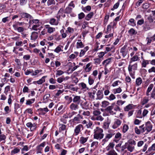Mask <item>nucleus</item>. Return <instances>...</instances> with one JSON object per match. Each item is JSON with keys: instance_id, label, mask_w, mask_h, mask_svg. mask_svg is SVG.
<instances>
[{"instance_id": "obj_56", "label": "nucleus", "mask_w": 155, "mask_h": 155, "mask_svg": "<svg viewBox=\"0 0 155 155\" xmlns=\"http://www.w3.org/2000/svg\"><path fill=\"white\" fill-rule=\"evenodd\" d=\"M152 38V37H148L146 38V41L147 42V45H150L151 43Z\"/></svg>"}, {"instance_id": "obj_50", "label": "nucleus", "mask_w": 155, "mask_h": 155, "mask_svg": "<svg viewBox=\"0 0 155 155\" xmlns=\"http://www.w3.org/2000/svg\"><path fill=\"white\" fill-rule=\"evenodd\" d=\"M139 128L141 134L143 133L146 130L145 129V127L144 124H143L139 126Z\"/></svg>"}, {"instance_id": "obj_2", "label": "nucleus", "mask_w": 155, "mask_h": 155, "mask_svg": "<svg viewBox=\"0 0 155 155\" xmlns=\"http://www.w3.org/2000/svg\"><path fill=\"white\" fill-rule=\"evenodd\" d=\"M92 113L93 115L91 118L92 120H99L101 122L104 120V118L100 115L101 112L99 109L95 110L93 111Z\"/></svg>"}, {"instance_id": "obj_40", "label": "nucleus", "mask_w": 155, "mask_h": 155, "mask_svg": "<svg viewBox=\"0 0 155 155\" xmlns=\"http://www.w3.org/2000/svg\"><path fill=\"white\" fill-rule=\"evenodd\" d=\"M128 24L132 26H134L136 25L135 20L133 18H131L129 20Z\"/></svg>"}, {"instance_id": "obj_60", "label": "nucleus", "mask_w": 155, "mask_h": 155, "mask_svg": "<svg viewBox=\"0 0 155 155\" xmlns=\"http://www.w3.org/2000/svg\"><path fill=\"white\" fill-rule=\"evenodd\" d=\"M90 112L88 111H82V114L86 116H89L90 115Z\"/></svg>"}, {"instance_id": "obj_38", "label": "nucleus", "mask_w": 155, "mask_h": 155, "mask_svg": "<svg viewBox=\"0 0 155 155\" xmlns=\"http://www.w3.org/2000/svg\"><path fill=\"white\" fill-rule=\"evenodd\" d=\"M41 70H36L35 71L32 70L31 71V75L32 76H35L37 75L39 73L41 72Z\"/></svg>"}, {"instance_id": "obj_33", "label": "nucleus", "mask_w": 155, "mask_h": 155, "mask_svg": "<svg viewBox=\"0 0 155 155\" xmlns=\"http://www.w3.org/2000/svg\"><path fill=\"white\" fill-rule=\"evenodd\" d=\"M149 97H144L141 101V103L142 105H144L145 104L148 103L149 101Z\"/></svg>"}, {"instance_id": "obj_47", "label": "nucleus", "mask_w": 155, "mask_h": 155, "mask_svg": "<svg viewBox=\"0 0 155 155\" xmlns=\"http://www.w3.org/2000/svg\"><path fill=\"white\" fill-rule=\"evenodd\" d=\"M60 32L61 34L62 37L63 38H64L67 36V31H66L65 32H64V30L62 29L60 31Z\"/></svg>"}, {"instance_id": "obj_41", "label": "nucleus", "mask_w": 155, "mask_h": 155, "mask_svg": "<svg viewBox=\"0 0 155 155\" xmlns=\"http://www.w3.org/2000/svg\"><path fill=\"white\" fill-rule=\"evenodd\" d=\"M72 9L68 6L64 10V13L70 14L71 13Z\"/></svg>"}, {"instance_id": "obj_49", "label": "nucleus", "mask_w": 155, "mask_h": 155, "mask_svg": "<svg viewBox=\"0 0 155 155\" xmlns=\"http://www.w3.org/2000/svg\"><path fill=\"white\" fill-rule=\"evenodd\" d=\"M128 33L129 34L131 35H135L137 33V32L133 28H131L128 31Z\"/></svg>"}, {"instance_id": "obj_37", "label": "nucleus", "mask_w": 155, "mask_h": 155, "mask_svg": "<svg viewBox=\"0 0 155 155\" xmlns=\"http://www.w3.org/2000/svg\"><path fill=\"white\" fill-rule=\"evenodd\" d=\"M93 15L94 13L93 12H90L86 16L85 19L87 21L89 20L92 18Z\"/></svg>"}, {"instance_id": "obj_58", "label": "nucleus", "mask_w": 155, "mask_h": 155, "mask_svg": "<svg viewBox=\"0 0 155 155\" xmlns=\"http://www.w3.org/2000/svg\"><path fill=\"white\" fill-rule=\"evenodd\" d=\"M55 2L54 0H48L47 2V5L48 6L52 4H55Z\"/></svg>"}, {"instance_id": "obj_13", "label": "nucleus", "mask_w": 155, "mask_h": 155, "mask_svg": "<svg viewBox=\"0 0 155 155\" xmlns=\"http://www.w3.org/2000/svg\"><path fill=\"white\" fill-rule=\"evenodd\" d=\"M69 108L73 111H75L79 108L78 104L74 103H72L69 106Z\"/></svg>"}, {"instance_id": "obj_20", "label": "nucleus", "mask_w": 155, "mask_h": 155, "mask_svg": "<svg viewBox=\"0 0 155 155\" xmlns=\"http://www.w3.org/2000/svg\"><path fill=\"white\" fill-rule=\"evenodd\" d=\"M89 47L88 46H87L85 47L83 49L81 50L79 56L80 57L83 56L85 54L86 52L89 50Z\"/></svg>"}, {"instance_id": "obj_42", "label": "nucleus", "mask_w": 155, "mask_h": 155, "mask_svg": "<svg viewBox=\"0 0 155 155\" xmlns=\"http://www.w3.org/2000/svg\"><path fill=\"white\" fill-rule=\"evenodd\" d=\"M107 155H117V154L113 149L110 150L106 153Z\"/></svg>"}, {"instance_id": "obj_11", "label": "nucleus", "mask_w": 155, "mask_h": 155, "mask_svg": "<svg viewBox=\"0 0 155 155\" xmlns=\"http://www.w3.org/2000/svg\"><path fill=\"white\" fill-rule=\"evenodd\" d=\"M45 28L47 29V32L49 34H51L55 31L54 28L51 27L49 25H47L45 26Z\"/></svg>"}, {"instance_id": "obj_57", "label": "nucleus", "mask_w": 155, "mask_h": 155, "mask_svg": "<svg viewBox=\"0 0 155 155\" xmlns=\"http://www.w3.org/2000/svg\"><path fill=\"white\" fill-rule=\"evenodd\" d=\"M28 113L30 114H32L33 113V109L32 108H28L26 109L24 112V113Z\"/></svg>"}, {"instance_id": "obj_64", "label": "nucleus", "mask_w": 155, "mask_h": 155, "mask_svg": "<svg viewBox=\"0 0 155 155\" xmlns=\"http://www.w3.org/2000/svg\"><path fill=\"white\" fill-rule=\"evenodd\" d=\"M149 73H151L152 72L155 73V67H152L148 70Z\"/></svg>"}, {"instance_id": "obj_34", "label": "nucleus", "mask_w": 155, "mask_h": 155, "mask_svg": "<svg viewBox=\"0 0 155 155\" xmlns=\"http://www.w3.org/2000/svg\"><path fill=\"white\" fill-rule=\"evenodd\" d=\"M95 78H94L91 76H90L88 78V83L90 85H91L93 84Z\"/></svg>"}, {"instance_id": "obj_55", "label": "nucleus", "mask_w": 155, "mask_h": 155, "mask_svg": "<svg viewBox=\"0 0 155 155\" xmlns=\"http://www.w3.org/2000/svg\"><path fill=\"white\" fill-rule=\"evenodd\" d=\"M121 138V134L118 132L116 133L115 136V138L117 139V140H120Z\"/></svg>"}, {"instance_id": "obj_21", "label": "nucleus", "mask_w": 155, "mask_h": 155, "mask_svg": "<svg viewBox=\"0 0 155 155\" xmlns=\"http://www.w3.org/2000/svg\"><path fill=\"white\" fill-rule=\"evenodd\" d=\"M49 23L51 25L56 26L58 25L59 22L58 20L55 18H51L49 20Z\"/></svg>"}, {"instance_id": "obj_24", "label": "nucleus", "mask_w": 155, "mask_h": 155, "mask_svg": "<svg viewBox=\"0 0 155 155\" xmlns=\"http://www.w3.org/2000/svg\"><path fill=\"white\" fill-rule=\"evenodd\" d=\"M38 33L35 31L33 32L31 36V39L33 40H35L38 37Z\"/></svg>"}, {"instance_id": "obj_43", "label": "nucleus", "mask_w": 155, "mask_h": 155, "mask_svg": "<svg viewBox=\"0 0 155 155\" xmlns=\"http://www.w3.org/2000/svg\"><path fill=\"white\" fill-rule=\"evenodd\" d=\"M35 100V98H32L31 99H28L26 101V104L27 105H30L34 102Z\"/></svg>"}, {"instance_id": "obj_25", "label": "nucleus", "mask_w": 155, "mask_h": 155, "mask_svg": "<svg viewBox=\"0 0 155 155\" xmlns=\"http://www.w3.org/2000/svg\"><path fill=\"white\" fill-rule=\"evenodd\" d=\"M88 137H81L79 141L80 143L82 144H84L85 143L88 139Z\"/></svg>"}, {"instance_id": "obj_17", "label": "nucleus", "mask_w": 155, "mask_h": 155, "mask_svg": "<svg viewBox=\"0 0 155 155\" xmlns=\"http://www.w3.org/2000/svg\"><path fill=\"white\" fill-rule=\"evenodd\" d=\"M111 120L109 119L108 117L107 118V120L104 123L103 127L105 129H108L109 127V126Z\"/></svg>"}, {"instance_id": "obj_52", "label": "nucleus", "mask_w": 155, "mask_h": 155, "mask_svg": "<svg viewBox=\"0 0 155 155\" xmlns=\"http://www.w3.org/2000/svg\"><path fill=\"white\" fill-rule=\"evenodd\" d=\"M117 22L113 21L112 22L110 23V24L112 27V28L114 30L115 28H117L116 25L117 24Z\"/></svg>"}, {"instance_id": "obj_35", "label": "nucleus", "mask_w": 155, "mask_h": 155, "mask_svg": "<svg viewBox=\"0 0 155 155\" xmlns=\"http://www.w3.org/2000/svg\"><path fill=\"white\" fill-rule=\"evenodd\" d=\"M112 58H108L105 60H104L102 62V64L103 65H105L106 66L108 64H109L111 62Z\"/></svg>"}, {"instance_id": "obj_3", "label": "nucleus", "mask_w": 155, "mask_h": 155, "mask_svg": "<svg viewBox=\"0 0 155 155\" xmlns=\"http://www.w3.org/2000/svg\"><path fill=\"white\" fill-rule=\"evenodd\" d=\"M132 63H130L128 65V69L129 74L131 77L133 78H134V74L135 71L137 69V64L135 63L132 64Z\"/></svg>"}, {"instance_id": "obj_36", "label": "nucleus", "mask_w": 155, "mask_h": 155, "mask_svg": "<svg viewBox=\"0 0 155 155\" xmlns=\"http://www.w3.org/2000/svg\"><path fill=\"white\" fill-rule=\"evenodd\" d=\"M149 60H145L143 59L141 64L142 67L145 68L147 65L149 63Z\"/></svg>"}, {"instance_id": "obj_30", "label": "nucleus", "mask_w": 155, "mask_h": 155, "mask_svg": "<svg viewBox=\"0 0 155 155\" xmlns=\"http://www.w3.org/2000/svg\"><path fill=\"white\" fill-rule=\"evenodd\" d=\"M21 16L22 18L31 19L32 18L30 14L25 13H22L21 14Z\"/></svg>"}, {"instance_id": "obj_19", "label": "nucleus", "mask_w": 155, "mask_h": 155, "mask_svg": "<svg viewBox=\"0 0 155 155\" xmlns=\"http://www.w3.org/2000/svg\"><path fill=\"white\" fill-rule=\"evenodd\" d=\"M80 104L82 108L83 109L87 110L88 108V105L87 104V102L86 101H82L81 103Z\"/></svg>"}, {"instance_id": "obj_12", "label": "nucleus", "mask_w": 155, "mask_h": 155, "mask_svg": "<svg viewBox=\"0 0 155 155\" xmlns=\"http://www.w3.org/2000/svg\"><path fill=\"white\" fill-rule=\"evenodd\" d=\"M145 127L146 130L149 132L151 131L152 128V125L150 121H148L146 123Z\"/></svg>"}, {"instance_id": "obj_15", "label": "nucleus", "mask_w": 155, "mask_h": 155, "mask_svg": "<svg viewBox=\"0 0 155 155\" xmlns=\"http://www.w3.org/2000/svg\"><path fill=\"white\" fill-rule=\"evenodd\" d=\"M47 76H45L42 77L39 80L37 81H35L33 82V83L35 84L37 83L38 84H41L42 83L45 82V78H46Z\"/></svg>"}, {"instance_id": "obj_8", "label": "nucleus", "mask_w": 155, "mask_h": 155, "mask_svg": "<svg viewBox=\"0 0 155 155\" xmlns=\"http://www.w3.org/2000/svg\"><path fill=\"white\" fill-rule=\"evenodd\" d=\"M78 86L81 90L86 91L89 89V88L87 87L86 84L84 82H81L79 83Z\"/></svg>"}, {"instance_id": "obj_22", "label": "nucleus", "mask_w": 155, "mask_h": 155, "mask_svg": "<svg viewBox=\"0 0 155 155\" xmlns=\"http://www.w3.org/2000/svg\"><path fill=\"white\" fill-rule=\"evenodd\" d=\"M135 106L133 104H130L124 107V110L125 111H127L134 109Z\"/></svg>"}, {"instance_id": "obj_62", "label": "nucleus", "mask_w": 155, "mask_h": 155, "mask_svg": "<svg viewBox=\"0 0 155 155\" xmlns=\"http://www.w3.org/2000/svg\"><path fill=\"white\" fill-rule=\"evenodd\" d=\"M148 112L149 111L148 110L146 109H144L142 113V115L143 116V117L146 116Z\"/></svg>"}, {"instance_id": "obj_18", "label": "nucleus", "mask_w": 155, "mask_h": 155, "mask_svg": "<svg viewBox=\"0 0 155 155\" xmlns=\"http://www.w3.org/2000/svg\"><path fill=\"white\" fill-rule=\"evenodd\" d=\"M127 45H125L122 47L120 51V52L122 53L123 57L124 58L127 54V51L126 50Z\"/></svg>"}, {"instance_id": "obj_9", "label": "nucleus", "mask_w": 155, "mask_h": 155, "mask_svg": "<svg viewBox=\"0 0 155 155\" xmlns=\"http://www.w3.org/2000/svg\"><path fill=\"white\" fill-rule=\"evenodd\" d=\"M26 125L27 127L30 128L31 131L35 130L36 128V124L35 123L32 124L31 122L27 123Z\"/></svg>"}, {"instance_id": "obj_26", "label": "nucleus", "mask_w": 155, "mask_h": 155, "mask_svg": "<svg viewBox=\"0 0 155 155\" xmlns=\"http://www.w3.org/2000/svg\"><path fill=\"white\" fill-rule=\"evenodd\" d=\"M84 45L81 40H78L76 43V47L77 48H82L84 47Z\"/></svg>"}, {"instance_id": "obj_46", "label": "nucleus", "mask_w": 155, "mask_h": 155, "mask_svg": "<svg viewBox=\"0 0 155 155\" xmlns=\"http://www.w3.org/2000/svg\"><path fill=\"white\" fill-rule=\"evenodd\" d=\"M116 97L114 94H111L110 95L107 97V99L109 101H113L116 99Z\"/></svg>"}, {"instance_id": "obj_45", "label": "nucleus", "mask_w": 155, "mask_h": 155, "mask_svg": "<svg viewBox=\"0 0 155 155\" xmlns=\"http://www.w3.org/2000/svg\"><path fill=\"white\" fill-rule=\"evenodd\" d=\"M142 80L140 78H137L136 81V83L137 86H140L142 83Z\"/></svg>"}, {"instance_id": "obj_39", "label": "nucleus", "mask_w": 155, "mask_h": 155, "mask_svg": "<svg viewBox=\"0 0 155 155\" xmlns=\"http://www.w3.org/2000/svg\"><path fill=\"white\" fill-rule=\"evenodd\" d=\"M20 151V149L17 148H15L11 151V154L13 155L15 154L19 153Z\"/></svg>"}, {"instance_id": "obj_28", "label": "nucleus", "mask_w": 155, "mask_h": 155, "mask_svg": "<svg viewBox=\"0 0 155 155\" xmlns=\"http://www.w3.org/2000/svg\"><path fill=\"white\" fill-rule=\"evenodd\" d=\"M63 47V46L59 45L54 50V51L57 53H58L61 51H63L62 49Z\"/></svg>"}, {"instance_id": "obj_53", "label": "nucleus", "mask_w": 155, "mask_h": 155, "mask_svg": "<svg viewBox=\"0 0 155 155\" xmlns=\"http://www.w3.org/2000/svg\"><path fill=\"white\" fill-rule=\"evenodd\" d=\"M129 127L128 125L126 124H124L123 127L122 131L123 133H126L128 130Z\"/></svg>"}, {"instance_id": "obj_32", "label": "nucleus", "mask_w": 155, "mask_h": 155, "mask_svg": "<svg viewBox=\"0 0 155 155\" xmlns=\"http://www.w3.org/2000/svg\"><path fill=\"white\" fill-rule=\"evenodd\" d=\"M127 149L128 151H130V152H132L134 151V146L128 144L127 143Z\"/></svg>"}, {"instance_id": "obj_10", "label": "nucleus", "mask_w": 155, "mask_h": 155, "mask_svg": "<svg viewBox=\"0 0 155 155\" xmlns=\"http://www.w3.org/2000/svg\"><path fill=\"white\" fill-rule=\"evenodd\" d=\"M46 144L45 142H43L36 147L37 152L38 153H41L43 148L45 146Z\"/></svg>"}, {"instance_id": "obj_14", "label": "nucleus", "mask_w": 155, "mask_h": 155, "mask_svg": "<svg viewBox=\"0 0 155 155\" xmlns=\"http://www.w3.org/2000/svg\"><path fill=\"white\" fill-rule=\"evenodd\" d=\"M96 94L97 97L96 99L97 100H101L103 98V91L102 90H98Z\"/></svg>"}, {"instance_id": "obj_6", "label": "nucleus", "mask_w": 155, "mask_h": 155, "mask_svg": "<svg viewBox=\"0 0 155 155\" xmlns=\"http://www.w3.org/2000/svg\"><path fill=\"white\" fill-rule=\"evenodd\" d=\"M122 121L118 119H115L112 125L113 129H116L119 127L121 124Z\"/></svg>"}, {"instance_id": "obj_16", "label": "nucleus", "mask_w": 155, "mask_h": 155, "mask_svg": "<svg viewBox=\"0 0 155 155\" xmlns=\"http://www.w3.org/2000/svg\"><path fill=\"white\" fill-rule=\"evenodd\" d=\"M91 64V63H89L86 64L84 69L85 72H88L91 70L92 68Z\"/></svg>"}, {"instance_id": "obj_29", "label": "nucleus", "mask_w": 155, "mask_h": 155, "mask_svg": "<svg viewBox=\"0 0 155 155\" xmlns=\"http://www.w3.org/2000/svg\"><path fill=\"white\" fill-rule=\"evenodd\" d=\"M122 91V90L120 87H119L118 88H115L112 90V92L114 94H119Z\"/></svg>"}, {"instance_id": "obj_44", "label": "nucleus", "mask_w": 155, "mask_h": 155, "mask_svg": "<svg viewBox=\"0 0 155 155\" xmlns=\"http://www.w3.org/2000/svg\"><path fill=\"white\" fill-rule=\"evenodd\" d=\"M114 146V144L113 143H110L106 147V150L108 151H109L111 149H113Z\"/></svg>"}, {"instance_id": "obj_1", "label": "nucleus", "mask_w": 155, "mask_h": 155, "mask_svg": "<svg viewBox=\"0 0 155 155\" xmlns=\"http://www.w3.org/2000/svg\"><path fill=\"white\" fill-rule=\"evenodd\" d=\"M104 136L103 129L99 127H96L94 130V138L100 140Z\"/></svg>"}, {"instance_id": "obj_7", "label": "nucleus", "mask_w": 155, "mask_h": 155, "mask_svg": "<svg viewBox=\"0 0 155 155\" xmlns=\"http://www.w3.org/2000/svg\"><path fill=\"white\" fill-rule=\"evenodd\" d=\"M83 127L81 124H79L77 126L74 130V134L75 136L78 135L81 132V130H83Z\"/></svg>"}, {"instance_id": "obj_54", "label": "nucleus", "mask_w": 155, "mask_h": 155, "mask_svg": "<svg viewBox=\"0 0 155 155\" xmlns=\"http://www.w3.org/2000/svg\"><path fill=\"white\" fill-rule=\"evenodd\" d=\"M109 104V102L104 101L102 102L101 106L103 107H106Z\"/></svg>"}, {"instance_id": "obj_4", "label": "nucleus", "mask_w": 155, "mask_h": 155, "mask_svg": "<svg viewBox=\"0 0 155 155\" xmlns=\"http://www.w3.org/2000/svg\"><path fill=\"white\" fill-rule=\"evenodd\" d=\"M115 130L112 129L108 130V133L105 134V137L102 140L101 143L102 145H104L115 134Z\"/></svg>"}, {"instance_id": "obj_59", "label": "nucleus", "mask_w": 155, "mask_h": 155, "mask_svg": "<svg viewBox=\"0 0 155 155\" xmlns=\"http://www.w3.org/2000/svg\"><path fill=\"white\" fill-rule=\"evenodd\" d=\"M85 16L83 12H81L78 14V18L80 20L82 19L83 18H84Z\"/></svg>"}, {"instance_id": "obj_63", "label": "nucleus", "mask_w": 155, "mask_h": 155, "mask_svg": "<svg viewBox=\"0 0 155 155\" xmlns=\"http://www.w3.org/2000/svg\"><path fill=\"white\" fill-rule=\"evenodd\" d=\"M155 150V143L153 144L152 146L149 147L148 151Z\"/></svg>"}, {"instance_id": "obj_48", "label": "nucleus", "mask_w": 155, "mask_h": 155, "mask_svg": "<svg viewBox=\"0 0 155 155\" xmlns=\"http://www.w3.org/2000/svg\"><path fill=\"white\" fill-rule=\"evenodd\" d=\"M136 117L138 118H142L143 117L142 115V111L141 110H139L137 112Z\"/></svg>"}, {"instance_id": "obj_27", "label": "nucleus", "mask_w": 155, "mask_h": 155, "mask_svg": "<svg viewBox=\"0 0 155 155\" xmlns=\"http://www.w3.org/2000/svg\"><path fill=\"white\" fill-rule=\"evenodd\" d=\"M153 86L154 85L152 84H150L146 92V94L147 96H149L150 95L149 93L152 89Z\"/></svg>"}, {"instance_id": "obj_51", "label": "nucleus", "mask_w": 155, "mask_h": 155, "mask_svg": "<svg viewBox=\"0 0 155 155\" xmlns=\"http://www.w3.org/2000/svg\"><path fill=\"white\" fill-rule=\"evenodd\" d=\"M106 54V52H100L98 53L97 54L98 55V58L102 59L103 60V57Z\"/></svg>"}, {"instance_id": "obj_61", "label": "nucleus", "mask_w": 155, "mask_h": 155, "mask_svg": "<svg viewBox=\"0 0 155 155\" xmlns=\"http://www.w3.org/2000/svg\"><path fill=\"white\" fill-rule=\"evenodd\" d=\"M68 114V117H69V118H71L74 115H75L77 114V112H76L74 111H72L71 112H69Z\"/></svg>"}, {"instance_id": "obj_23", "label": "nucleus", "mask_w": 155, "mask_h": 155, "mask_svg": "<svg viewBox=\"0 0 155 155\" xmlns=\"http://www.w3.org/2000/svg\"><path fill=\"white\" fill-rule=\"evenodd\" d=\"M139 57L137 55H135L130 58L129 61V63H132L133 62L139 61Z\"/></svg>"}, {"instance_id": "obj_31", "label": "nucleus", "mask_w": 155, "mask_h": 155, "mask_svg": "<svg viewBox=\"0 0 155 155\" xmlns=\"http://www.w3.org/2000/svg\"><path fill=\"white\" fill-rule=\"evenodd\" d=\"M94 63L96 65H99L102 60V59L98 58H95L94 59Z\"/></svg>"}, {"instance_id": "obj_5", "label": "nucleus", "mask_w": 155, "mask_h": 155, "mask_svg": "<svg viewBox=\"0 0 155 155\" xmlns=\"http://www.w3.org/2000/svg\"><path fill=\"white\" fill-rule=\"evenodd\" d=\"M73 96L74 97V98L73 99H72L71 97H70L69 98V100L70 101V102H71L73 101V103L76 104L78 105L81 103L82 100L81 99V97L80 96L74 95H73Z\"/></svg>"}]
</instances>
